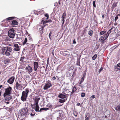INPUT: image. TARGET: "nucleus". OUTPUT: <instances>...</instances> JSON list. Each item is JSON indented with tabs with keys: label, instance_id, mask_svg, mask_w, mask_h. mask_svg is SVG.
Returning a JSON list of instances; mask_svg holds the SVG:
<instances>
[{
	"label": "nucleus",
	"instance_id": "f257e3e1",
	"mask_svg": "<svg viewBox=\"0 0 120 120\" xmlns=\"http://www.w3.org/2000/svg\"><path fill=\"white\" fill-rule=\"evenodd\" d=\"M29 115L28 109L27 107L22 109L20 113H19V115L20 118H26L27 117L26 116H27Z\"/></svg>",
	"mask_w": 120,
	"mask_h": 120
},
{
	"label": "nucleus",
	"instance_id": "f03ea898",
	"mask_svg": "<svg viewBox=\"0 0 120 120\" xmlns=\"http://www.w3.org/2000/svg\"><path fill=\"white\" fill-rule=\"evenodd\" d=\"M14 18L13 17H11L7 18L6 19V24H8L7 26H8V25H17L18 23L16 20H13L12 21H10V20L13 19Z\"/></svg>",
	"mask_w": 120,
	"mask_h": 120
},
{
	"label": "nucleus",
	"instance_id": "7ed1b4c3",
	"mask_svg": "<svg viewBox=\"0 0 120 120\" xmlns=\"http://www.w3.org/2000/svg\"><path fill=\"white\" fill-rule=\"evenodd\" d=\"M12 50V48L11 47L8 46L6 51L5 52L4 55H5L7 56H8L9 58H12V55L11 53Z\"/></svg>",
	"mask_w": 120,
	"mask_h": 120
},
{
	"label": "nucleus",
	"instance_id": "20e7f679",
	"mask_svg": "<svg viewBox=\"0 0 120 120\" xmlns=\"http://www.w3.org/2000/svg\"><path fill=\"white\" fill-rule=\"evenodd\" d=\"M29 92V90L28 89H26L25 90L22 92L21 98V100L22 101H26Z\"/></svg>",
	"mask_w": 120,
	"mask_h": 120
},
{
	"label": "nucleus",
	"instance_id": "39448f33",
	"mask_svg": "<svg viewBox=\"0 0 120 120\" xmlns=\"http://www.w3.org/2000/svg\"><path fill=\"white\" fill-rule=\"evenodd\" d=\"M12 88L10 86L6 89L5 90V93L4 94V97H5L6 95L11 94L12 93Z\"/></svg>",
	"mask_w": 120,
	"mask_h": 120
},
{
	"label": "nucleus",
	"instance_id": "423d86ee",
	"mask_svg": "<svg viewBox=\"0 0 120 120\" xmlns=\"http://www.w3.org/2000/svg\"><path fill=\"white\" fill-rule=\"evenodd\" d=\"M14 31V30L13 28L11 29L8 31V35L10 38H14L15 34Z\"/></svg>",
	"mask_w": 120,
	"mask_h": 120
},
{
	"label": "nucleus",
	"instance_id": "0eeeda50",
	"mask_svg": "<svg viewBox=\"0 0 120 120\" xmlns=\"http://www.w3.org/2000/svg\"><path fill=\"white\" fill-rule=\"evenodd\" d=\"M5 99L4 102L6 104H9L11 101L12 97L10 95H7L5 96Z\"/></svg>",
	"mask_w": 120,
	"mask_h": 120
},
{
	"label": "nucleus",
	"instance_id": "6e6552de",
	"mask_svg": "<svg viewBox=\"0 0 120 120\" xmlns=\"http://www.w3.org/2000/svg\"><path fill=\"white\" fill-rule=\"evenodd\" d=\"M52 86V84L51 82H48L46 83L43 87V89L44 90H46Z\"/></svg>",
	"mask_w": 120,
	"mask_h": 120
},
{
	"label": "nucleus",
	"instance_id": "1a4fd4ad",
	"mask_svg": "<svg viewBox=\"0 0 120 120\" xmlns=\"http://www.w3.org/2000/svg\"><path fill=\"white\" fill-rule=\"evenodd\" d=\"M22 86L21 84L19 83L18 82H16L14 86V88H15L16 89L20 90L22 88Z\"/></svg>",
	"mask_w": 120,
	"mask_h": 120
},
{
	"label": "nucleus",
	"instance_id": "9d476101",
	"mask_svg": "<svg viewBox=\"0 0 120 120\" xmlns=\"http://www.w3.org/2000/svg\"><path fill=\"white\" fill-rule=\"evenodd\" d=\"M14 48L13 50L16 51H18L20 50V47L17 44H15L14 45Z\"/></svg>",
	"mask_w": 120,
	"mask_h": 120
},
{
	"label": "nucleus",
	"instance_id": "9b49d317",
	"mask_svg": "<svg viewBox=\"0 0 120 120\" xmlns=\"http://www.w3.org/2000/svg\"><path fill=\"white\" fill-rule=\"evenodd\" d=\"M114 70L116 72H120V63L118 64L115 67Z\"/></svg>",
	"mask_w": 120,
	"mask_h": 120
},
{
	"label": "nucleus",
	"instance_id": "f8f14e48",
	"mask_svg": "<svg viewBox=\"0 0 120 120\" xmlns=\"http://www.w3.org/2000/svg\"><path fill=\"white\" fill-rule=\"evenodd\" d=\"M15 78L14 76H12L7 81V82L10 84H12Z\"/></svg>",
	"mask_w": 120,
	"mask_h": 120
},
{
	"label": "nucleus",
	"instance_id": "ddd939ff",
	"mask_svg": "<svg viewBox=\"0 0 120 120\" xmlns=\"http://www.w3.org/2000/svg\"><path fill=\"white\" fill-rule=\"evenodd\" d=\"M34 70L37 71V69L38 67V64L37 62L36 61L34 62Z\"/></svg>",
	"mask_w": 120,
	"mask_h": 120
},
{
	"label": "nucleus",
	"instance_id": "4468645a",
	"mask_svg": "<svg viewBox=\"0 0 120 120\" xmlns=\"http://www.w3.org/2000/svg\"><path fill=\"white\" fill-rule=\"evenodd\" d=\"M45 25H43L42 26H40V27L39 28V32H40V33H41L40 35L41 37H42V33L43 32V28L44 27H45Z\"/></svg>",
	"mask_w": 120,
	"mask_h": 120
},
{
	"label": "nucleus",
	"instance_id": "2eb2a0df",
	"mask_svg": "<svg viewBox=\"0 0 120 120\" xmlns=\"http://www.w3.org/2000/svg\"><path fill=\"white\" fill-rule=\"evenodd\" d=\"M29 114H30V115L32 117H33L35 114V110L33 109H31L30 111Z\"/></svg>",
	"mask_w": 120,
	"mask_h": 120
},
{
	"label": "nucleus",
	"instance_id": "dca6fc26",
	"mask_svg": "<svg viewBox=\"0 0 120 120\" xmlns=\"http://www.w3.org/2000/svg\"><path fill=\"white\" fill-rule=\"evenodd\" d=\"M65 118V116L64 115L60 114L57 118V120H62Z\"/></svg>",
	"mask_w": 120,
	"mask_h": 120
},
{
	"label": "nucleus",
	"instance_id": "f3484780",
	"mask_svg": "<svg viewBox=\"0 0 120 120\" xmlns=\"http://www.w3.org/2000/svg\"><path fill=\"white\" fill-rule=\"evenodd\" d=\"M58 97L61 99H63L64 98H68L66 96V95H65L63 93L62 94V93L60 94L58 96Z\"/></svg>",
	"mask_w": 120,
	"mask_h": 120
},
{
	"label": "nucleus",
	"instance_id": "a211bd4d",
	"mask_svg": "<svg viewBox=\"0 0 120 120\" xmlns=\"http://www.w3.org/2000/svg\"><path fill=\"white\" fill-rule=\"evenodd\" d=\"M12 60L11 59H10L8 58L5 59L4 60V62L5 64L10 63L11 62Z\"/></svg>",
	"mask_w": 120,
	"mask_h": 120
},
{
	"label": "nucleus",
	"instance_id": "6ab92c4d",
	"mask_svg": "<svg viewBox=\"0 0 120 120\" xmlns=\"http://www.w3.org/2000/svg\"><path fill=\"white\" fill-rule=\"evenodd\" d=\"M26 69L29 72L31 73L32 71V69L30 65H28L26 67Z\"/></svg>",
	"mask_w": 120,
	"mask_h": 120
},
{
	"label": "nucleus",
	"instance_id": "aec40b11",
	"mask_svg": "<svg viewBox=\"0 0 120 120\" xmlns=\"http://www.w3.org/2000/svg\"><path fill=\"white\" fill-rule=\"evenodd\" d=\"M8 46H6V47H2L1 48V50H2L1 53L3 54L4 55V54L6 50V49H7V47Z\"/></svg>",
	"mask_w": 120,
	"mask_h": 120
},
{
	"label": "nucleus",
	"instance_id": "412c9836",
	"mask_svg": "<svg viewBox=\"0 0 120 120\" xmlns=\"http://www.w3.org/2000/svg\"><path fill=\"white\" fill-rule=\"evenodd\" d=\"M106 39L103 36H101L100 38L99 41L100 42H101L102 43H104Z\"/></svg>",
	"mask_w": 120,
	"mask_h": 120
},
{
	"label": "nucleus",
	"instance_id": "4be33fe9",
	"mask_svg": "<svg viewBox=\"0 0 120 120\" xmlns=\"http://www.w3.org/2000/svg\"><path fill=\"white\" fill-rule=\"evenodd\" d=\"M117 3L118 2H115L113 3L111 7V9H112V11H113L114 8L115 7H116L117 5Z\"/></svg>",
	"mask_w": 120,
	"mask_h": 120
},
{
	"label": "nucleus",
	"instance_id": "5701e85b",
	"mask_svg": "<svg viewBox=\"0 0 120 120\" xmlns=\"http://www.w3.org/2000/svg\"><path fill=\"white\" fill-rule=\"evenodd\" d=\"M36 108L35 110V111L38 112L39 111V107L38 106V102H36L35 103Z\"/></svg>",
	"mask_w": 120,
	"mask_h": 120
},
{
	"label": "nucleus",
	"instance_id": "b1692460",
	"mask_svg": "<svg viewBox=\"0 0 120 120\" xmlns=\"http://www.w3.org/2000/svg\"><path fill=\"white\" fill-rule=\"evenodd\" d=\"M90 117V114L89 113H87L85 114V120H89V118Z\"/></svg>",
	"mask_w": 120,
	"mask_h": 120
},
{
	"label": "nucleus",
	"instance_id": "393cba45",
	"mask_svg": "<svg viewBox=\"0 0 120 120\" xmlns=\"http://www.w3.org/2000/svg\"><path fill=\"white\" fill-rule=\"evenodd\" d=\"M94 33L93 31L92 30H90L88 32V34L90 36H92Z\"/></svg>",
	"mask_w": 120,
	"mask_h": 120
},
{
	"label": "nucleus",
	"instance_id": "a878e982",
	"mask_svg": "<svg viewBox=\"0 0 120 120\" xmlns=\"http://www.w3.org/2000/svg\"><path fill=\"white\" fill-rule=\"evenodd\" d=\"M4 40L5 41H10V39L8 37H6L5 36L4 37Z\"/></svg>",
	"mask_w": 120,
	"mask_h": 120
},
{
	"label": "nucleus",
	"instance_id": "bb28decb",
	"mask_svg": "<svg viewBox=\"0 0 120 120\" xmlns=\"http://www.w3.org/2000/svg\"><path fill=\"white\" fill-rule=\"evenodd\" d=\"M67 100V98H66V99H59V102L61 103H63L64 102H65Z\"/></svg>",
	"mask_w": 120,
	"mask_h": 120
},
{
	"label": "nucleus",
	"instance_id": "cd10ccee",
	"mask_svg": "<svg viewBox=\"0 0 120 120\" xmlns=\"http://www.w3.org/2000/svg\"><path fill=\"white\" fill-rule=\"evenodd\" d=\"M85 77L84 75H83V77H82L79 83V85L81 84V83L83 81L84 79V77Z\"/></svg>",
	"mask_w": 120,
	"mask_h": 120
},
{
	"label": "nucleus",
	"instance_id": "c85d7f7f",
	"mask_svg": "<svg viewBox=\"0 0 120 120\" xmlns=\"http://www.w3.org/2000/svg\"><path fill=\"white\" fill-rule=\"evenodd\" d=\"M115 109L117 111H120V105H117L115 107Z\"/></svg>",
	"mask_w": 120,
	"mask_h": 120
},
{
	"label": "nucleus",
	"instance_id": "c756f323",
	"mask_svg": "<svg viewBox=\"0 0 120 120\" xmlns=\"http://www.w3.org/2000/svg\"><path fill=\"white\" fill-rule=\"evenodd\" d=\"M27 40L26 38H25V40L22 43L23 45H24L27 42Z\"/></svg>",
	"mask_w": 120,
	"mask_h": 120
},
{
	"label": "nucleus",
	"instance_id": "7c9ffc66",
	"mask_svg": "<svg viewBox=\"0 0 120 120\" xmlns=\"http://www.w3.org/2000/svg\"><path fill=\"white\" fill-rule=\"evenodd\" d=\"M77 90V89L76 87L74 86L72 88V91L74 93Z\"/></svg>",
	"mask_w": 120,
	"mask_h": 120
},
{
	"label": "nucleus",
	"instance_id": "2f4dec72",
	"mask_svg": "<svg viewBox=\"0 0 120 120\" xmlns=\"http://www.w3.org/2000/svg\"><path fill=\"white\" fill-rule=\"evenodd\" d=\"M47 22V21L45 20V21H44V20H42L41 22V24H42L43 25L45 24Z\"/></svg>",
	"mask_w": 120,
	"mask_h": 120
},
{
	"label": "nucleus",
	"instance_id": "473e14b6",
	"mask_svg": "<svg viewBox=\"0 0 120 120\" xmlns=\"http://www.w3.org/2000/svg\"><path fill=\"white\" fill-rule=\"evenodd\" d=\"M109 34H105L103 36L106 39L108 37V36H109Z\"/></svg>",
	"mask_w": 120,
	"mask_h": 120
},
{
	"label": "nucleus",
	"instance_id": "72a5a7b5",
	"mask_svg": "<svg viewBox=\"0 0 120 120\" xmlns=\"http://www.w3.org/2000/svg\"><path fill=\"white\" fill-rule=\"evenodd\" d=\"M106 32V31L105 30L102 31L100 32V35H102L105 34Z\"/></svg>",
	"mask_w": 120,
	"mask_h": 120
},
{
	"label": "nucleus",
	"instance_id": "f704fd0d",
	"mask_svg": "<svg viewBox=\"0 0 120 120\" xmlns=\"http://www.w3.org/2000/svg\"><path fill=\"white\" fill-rule=\"evenodd\" d=\"M97 56V55L96 54L94 55L92 57V59L93 60H95Z\"/></svg>",
	"mask_w": 120,
	"mask_h": 120
},
{
	"label": "nucleus",
	"instance_id": "c9c22d12",
	"mask_svg": "<svg viewBox=\"0 0 120 120\" xmlns=\"http://www.w3.org/2000/svg\"><path fill=\"white\" fill-rule=\"evenodd\" d=\"M31 106L32 107V109H33V110H34L36 108V105H32V104H31Z\"/></svg>",
	"mask_w": 120,
	"mask_h": 120
},
{
	"label": "nucleus",
	"instance_id": "e433bc0d",
	"mask_svg": "<svg viewBox=\"0 0 120 120\" xmlns=\"http://www.w3.org/2000/svg\"><path fill=\"white\" fill-rule=\"evenodd\" d=\"M120 14H118V15H116V17L115 18V19L114 20L115 21V22H116V20L118 19V16H120Z\"/></svg>",
	"mask_w": 120,
	"mask_h": 120
},
{
	"label": "nucleus",
	"instance_id": "4c0bfd02",
	"mask_svg": "<svg viewBox=\"0 0 120 120\" xmlns=\"http://www.w3.org/2000/svg\"><path fill=\"white\" fill-rule=\"evenodd\" d=\"M85 93H82L81 94V96L82 98L84 97L85 95Z\"/></svg>",
	"mask_w": 120,
	"mask_h": 120
},
{
	"label": "nucleus",
	"instance_id": "58836bf2",
	"mask_svg": "<svg viewBox=\"0 0 120 120\" xmlns=\"http://www.w3.org/2000/svg\"><path fill=\"white\" fill-rule=\"evenodd\" d=\"M49 108H41L40 109V110H39V111L41 112L42 110H47L49 109Z\"/></svg>",
	"mask_w": 120,
	"mask_h": 120
},
{
	"label": "nucleus",
	"instance_id": "ea45409f",
	"mask_svg": "<svg viewBox=\"0 0 120 120\" xmlns=\"http://www.w3.org/2000/svg\"><path fill=\"white\" fill-rule=\"evenodd\" d=\"M93 7H94L95 8L96 6V4H95V1H93Z\"/></svg>",
	"mask_w": 120,
	"mask_h": 120
},
{
	"label": "nucleus",
	"instance_id": "a19ab883",
	"mask_svg": "<svg viewBox=\"0 0 120 120\" xmlns=\"http://www.w3.org/2000/svg\"><path fill=\"white\" fill-rule=\"evenodd\" d=\"M73 114L75 116H77L78 113L77 112H76V111H74Z\"/></svg>",
	"mask_w": 120,
	"mask_h": 120
},
{
	"label": "nucleus",
	"instance_id": "79ce46f5",
	"mask_svg": "<svg viewBox=\"0 0 120 120\" xmlns=\"http://www.w3.org/2000/svg\"><path fill=\"white\" fill-rule=\"evenodd\" d=\"M24 59V57H21L20 60V61H21V62H23V60Z\"/></svg>",
	"mask_w": 120,
	"mask_h": 120
},
{
	"label": "nucleus",
	"instance_id": "37998d69",
	"mask_svg": "<svg viewBox=\"0 0 120 120\" xmlns=\"http://www.w3.org/2000/svg\"><path fill=\"white\" fill-rule=\"evenodd\" d=\"M45 16L47 18L46 19H48L49 17V15L47 14H46L45 15Z\"/></svg>",
	"mask_w": 120,
	"mask_h": 120
},
{
	"label": "nucleus",
	"instance_id": "c03bdc74",
	"mask_svg": "<svg viewBox=\"0 0 120 120\" xmlns=\"http://www.w3.org/2000/svg\"><path fill=\"white\" fill-rule=\"evenodd\" d=\"M102 70H103V68L102 67H101L98 71V72H99V74L100 73L101 71Z\"/></svg>",
	"mask_w": 120,
	"mask_h": 120
},
{
	"label": "nucleus",
	"instance_id": "a18cd8bd",
	"mask_svg": "<svg viewBox=\"0 0 120 120\" xmlns=\"http://www.w3.org/2000/svg\"><path fill=\"white\" fill-rule=\"evenodd\" d=\"M95 98V95H93L91 97V98L92 99H93L94 98Z\"/></svg>",
	"mask_w": 120,
	"mask_h": 120
},
{
	"label": "nucleus",
	"instance_id": "49530a36",
	"mask_svg": "<svg viewBox=\"0 0 120 120\" xmlns=\"http://www.w3.org/2000/svg\"><path fill=\"white\" fill-rule=\"evenodd\" d=\"M66 15V12H64V13H63L62 16L65 17Z\"/></svg>",
	"mask_w": 120,
	"mask_h": 120
},
{
	"label": "nucleus",
	"instance_id": "de8ad7c7",
	"mask_svg": "<svg viewBox=\"0 0 120 120\" xmlns=\"http://www.w3.org/2000/svg\"><path fill=\"white\" fill-rule=\"evenodd\" d=\"M62 21L63 22L62 23V25H63L64 23V21H65L64 19H62Z\"/></svg>",
	"mask_w": 120,
	"mask_h": 120
},
{
	"label": "nucleus",
	"instance_id": "09e8293b",
	"mask_svg": "<svg viewBox=\"0 0 120 120\" xmlns=\"http://www.w3.org/2000/svg\"><path fill=\"white\" fill-rule=\"evenodd\" d=\"M52 34V33L51 32H50L49 34V38L50 39H51V37H51V34Z\"/></svg>",
	"mask_w": 120,
	"mask_h": 120
},
{
	"label": "nucleus",
	"instance_id": "8fccbe9b",
	"mask_svg": "<svg viewBox=\"0 0 120 120\" xmlns=\"http://www.w3.org/2000/svg\"><path fill=\"white\" fill-rule=\"evenodd\" d=\"M68 89H63V92H65L67 91Z\"/></svg>",
	"mask_w": 120,
	"mask_h": 120
},
{
	"label": "nucleus",
	"instance_id": "3c124183",
	"mask_svg": "<svg viewBox=\"0 0 120 120\" xmlns=\"http://www.w3.org/2000/svg\"><path fill=\"white\" fill-rule=\"evenodd\" d=\"M47 22H52V21L51 19H49L48 21H47Z\"/></svg>",
	"mask_w": 120,
	"mask_h": 120
},
{
	"label": "nucleus",
	"instance_id": "603ef678",
	"mask_svg": "<svg viewBox=\"0 0 120 120\" xmlns=\"http://www.w3.org/2000/svg\"><path fill=\"white\" fill-rule=\"evenodd\" d=\"M95 48H96V50L98 49V46L97 45H96V46Z\"/></svg>",
	"mask_w": 120,
	"mask_h": 120
},
{
	"label": "nucleus",
	"instance_id": "864d4df0",
	"mask_svg": "<svg viewBox=\"0 0 120 120\" xmlns=\"http://www.w3.org/2000/svg\"><path fill=\"white\" fill-rule=\"evenodd\" d=\"M56 79V78L54 76V77H53L52 78V79L53 80H55Z\"/></svg>",
	"mask_w": 120,
	"mask_h": 120
},
{
	"label": "nucleus",
	"instance_id": "5fc2aeb1",
	"mask_svg": "<svg viewBox=\"0 0 120 120\" xmlns=\"http://www.w3.org/2000/svg\"><path fill=\"white\" fill-rule=\"evenodd\" d=\"M26 85H27L26 84H24L23 85V87H24L23 88H24L26 86Z\"/></svg>",
	"mask_w": 120,
	"mask_h": 120
},
{
	"label": "nucleus",
	"instance_id": "6e6d98bb",
	"mask_svg": "<svg viewBox=\"0 0 120 120\" xmlns=\"http://www.w3.org/2000/svg\"><path fill=\"white\" fill-rule=\"evenodd\" d=\"M76 43V42L75 41V40H74L73 41V43L74 44H75Z\"/></svg>",
	"mask_w": 120,
	"mask_h": 120
},
{
	"label": "nucleus",
	"instance_id": "4d7b16f0",
	"mask_svg": "<svg viewBox=\"0 0 120 120\" xmlns=\"http://www.w3.org/2000/svg\"><path fill=\"white\" fill-rule=\"evenodd\" d=\"M55 112H57L59 114H60V112H59V111L56 110L55 111Z\"/></svg>",
	"mask_w": 120,
	"mask_h": 120
},
{
	"label": "nucleus",
	"instance_id": "13d9d810",
	"mask_svg": "<svg viewBox=\"0 0 120 120\" xmlns=\"http://www.w3.org/2000/svg\"><path fill=\"white\" fill-rule=\"evenodd\" d=\"M115 28V27L114 26H112V28H111V30H112L113 29H114Z\"/></svg>",
	"mask_w": 120,
	"mask_h": 120
},
{
	"label": "nucleus",
	"instance_id": "bf43d9fd",
	"mask_svg": "<svg viewBox=\"0 0 120 120\" xmlns=\"http://www.w3.org/2000/svg\"><path fill=\"white\" fill-rule=\"evenodd\" d=\"M102 17L103 19H104V14H103L102 15Z\"/></svg>",
	"mask_w": 120,
	"mask_h": 120
},
{
	"label": "nucleus",
	"instance_id": "052dcab7",
	"mask_svg": "<svg viewBox=\"0 0 120 120\" xmlns=\"http://www.w3.org/2000/svg\"><path fill=\"white\" fill-rule=\"evenodd\" d=\"M110 31H108L107 32V34H109H109L111 33Z\"/></svg>",
	"mask_w": 120,
	"mask_h": 120
},
{
	"label": "nucleus",
	"instance_id": "680f3d73",
	"mask_svg": "<svg viewBox=\"0 0 120 120\" xmlns=\"http://www.w3.org/2000/svg\"><path fill=\"white\" fill-rule=\"evenodd\" d=\"M62 93H63L65 95H66V96H67V95H68V94H66L65 93H64V92H63Z\"/></svg>",
	"mask_w": 120,
	"mask_h": 120
},
{
	"label": "nucleus",
	"instance_id": "e2e57ef3",
	"mask_svg": "<svg viewBox=\"0 0 120 120\" xmlns=\"http://www.w3.org/2000/svg\"><path fill=\"white\" fill-rule=\"evenodd\" d=\"M62 19H64L65 18V17L64 16H62Z\"/></svg>",
	"mask_w": 120,
	"mask_h": 120
},
{
	"label": "nucleus",
	"instance_id": "0e129e2a",
	"mask_svg": "<svg viewBox=\"0 0 120 120\" xmlns=\"http://www.w3.org/2000/svg\"><path fill=\"white\" fill-rule=\"evenodd\" d=\"M74 93L72 91L71 92V93L70 94L71 95Z\"/></svg>",
	"mask_w": 120,
	"mask_h": 120
},
{
	"label": "nucleus",
	"instance_id": "69168bd1",
	"mask_svg": "<svg viewBox=\"0 0 120 120\" xmlns=\"http://www.w3.org/2000/svg\"><path fill=\"white\" fill-rule=\"evenodd\" d=\"M80 103H78L77 104V105L78 106H79L80 105Z\"/></svg>",
	"mask_w": 120,
	"mask_h": 120
},
{
	"label": "nucleus",
	"instance_id": "338daca9",
	"mask_svg": "<svg viewBox=\"0 0 120 120\" xmlns=\"http://www.w3.org/2000/svg\"><path fill=\"white\" fill-rule=\"evenodd\" d=\"M40 98H37V99L38 101H39L40 100Z\"/></svg>",
	"mask_w": 120,
	"mask_h": 120
},
{
	"label": "nucleus",
	"instance_id": "774afa93",
	"mask_svg": "<svg viewBox=\"0 0 120 120\" xmlns=\"http://www.w3.org/2000/svg\"><path fill=\"white\" fill-rule=\"evenodd\" d=\"M79 120L78 119V118H76V119H75V120Z\"/></svg>",
	"mask_w": 120,
	"mask_h": 120
}]
</instances>
